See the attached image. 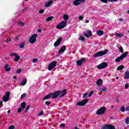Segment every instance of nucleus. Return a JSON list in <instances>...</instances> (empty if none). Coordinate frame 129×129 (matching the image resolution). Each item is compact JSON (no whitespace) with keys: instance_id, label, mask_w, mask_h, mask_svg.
Instances as JSON below:
<instances>
[{"instance_id":"13","label":"nucleus","mask_w":129,"mask_h":129,"mask_svg":"<svg viewBox=\"0 0 129 129\" xmlns=\"http://www.w3.org/2000/svg\"><path fill=\"white\" fill-rule=\"evenodd\" d=\"M61 42H62V37H59L58 40L54 42L53 44L54 47H58V46L61 44Z\"/></svg>"},{"instance_id":"7","label":"nucleus","mask_w":129,"mask_h":129,"mask_svg":"<svg viewBox=\"0 0 129 129\" xmlns=\"http://www.w3.org/2000/svg\"><path fill=\"white\" fill-rule=\"evenodd\" d=\"M57 66V61H52L49 64L48 70L50 71L52 69H53L54 67Z\"/></svg>"},{"instance_id":"3","label":"nucleus","mask_w":129,"mask_h":129,"mask_svg":"<svg viewBox=\"0 0 129 129\" xmlns=\"http://www.w3.org/2000/svg\"><path fill=\"white\" fill-rule=\"evenodd\" d=\"M106 111V108L105 107H102L96 111V114H97V115L104 114V112H105Z\"/></svg>"},{"instance_id":"16","label":"nucleus","mask_w":129,"mask_h":129,"mask_svg":"<svg viewBox=\"0 0 129 129\" xmlns=\"http://www.w3.org/2000/svg\"><path fill=\"white\" fill-rule=\"evenodd\" d=\"M10 67V65L9 64H5L4 66V68H5V71H6L7 72H10V71H11V67Z\"/></svg>"},{"instance_id":"63","label":"nucleus","mask_w":129,"mask_h":129,"mask_svg":"<svg viewBox=\"0 0 129 129\" xmlns=\"http://www.w3.org/2000/svg\"><path fill=\"white\" fill-rule=\"evenodd\" d=\"M11 112V110H9L8 111H7V113H10Z\"/></svg>"},{"instance_id":"21","label":"nucleus","mask_w":129,"mask_h":129,"mask_svg":"<svg viewBox=\"0 0 129 129\" xmlns=\"http://www.w3.org/2000/svg\"><path fill=\"white\" fill-rule=\"evenodd\" d=\"M124 79H129V72L126 71L125 73V75L123 77Z\"/></svg>"},{"instance_id":"35","label":"nucleus","mask_w":129,"mask_h":129,"mask_svg":"<svg viewBox=\"0 0 129 129\" xmlns=\"http://www.w3.org/2000/svg\"><path fill=\"white\" fill-rule=\"evenodd\" d=\"M106 90H107L106 88H104L100 89V91H102L103 92H105Z\"/></svg>"},{"instance_id":"26","label":"nucleus","mask_w":129,"mask_h":129,"mask_svg":"<svg viewBox=\"0 0 129 129\" xmlns=\"http://www.w3.org/2000/svg\"><path fill=\"white\" fill-rule=\"evenodd\" d=\"M26 102H23L21 105L20 106H21L22 109H25V107H26Z\"/></svg>"},{"instance_id":"28","label":"nucleus","mask_w":129,"mask_h":129,"mask_svg":"<svg viewBox=\"0 0 129 129\" xmlns=\"http://www.w3.org/2000/svg\"><path fill=\"white\" fill-rule=\"evenodd\" d=\"M25 45H26V43H25V42H23L20 44L19 48H20L21 49L24 48Z\"/></svg>"},{"instance_id":"18","label":"nucleus","mask_w":129,"mask_h":129,"mask_svg":"<svg viewBox=\"0 0 129 129\" xmlns=\"http://www.w3.org/2000/svg\"><path fill=\"white\" fill-rule=\"evenodd\" d=\"M65 50H66V46L63 45L58 50V54H61L62 52H65Z\"/></svg>"},{"instance_id":"19","label":"nucleus","mask_w":129,"mask_h":129,"mask_svg":"<svg viewBox=\"0 0 129 129\" xmlns=\"http://www.w3.org/2000/svg\"><path fill=\"white\" fill-rule=\"evenodd\" d=\"M52 93H49V94H48L47 95L45 96L43 98V100H47V99H50V98H51V97H52Z\"/></svg>"},{"instance_id":"11","label":"nucleus","mask_w":129,"mask_h":129,"mask_svg":"<svg viewBox=\"0 0 129 129\" xmlns=\"http://www.w3.org/2000/svg\"><path fill=\"white\" fill-rule=\"evenodd\" d=\"M102 129H115V127L113 125L106 124L102 127Z\"/></svg>"},{"instance_id":"17","label":"nucleus","mask_w":129,"mask_h":129,"mask_svg":"<svg viewBox=\"0 0 129 129\" xmlns=\"http://www.w3.org/2000/svg\"><path fill=\"white\" fill-rule=\"evenodd\" d=\"M66 94H67V89H65L62 91L61 94L59 96V98H62Z\"/></svg>"},{"instance_id":"56","label":"nucleus","mask_w":129,"mask_h":129,"mask_svg":"<svg viewBox=\"0 0 129 129\" xmlns=\"http://www.w3.org/2000/svg\"><path fill=\"white\" fill-rule=\"evenodd\" d=\"M3 101H0V108H1V106H3Z\"/></svg>"},{"instance_id":"51","label":"nucleus","mask_w":129,"mask_h":129,"mask_svg":"<svg viewBox=\"0 0 129 129\" xmlns=\"http://www.w3.org/2000/svg\"><path fill=\"white\" fill-rule=\"evenodd\" d=\"M20 37L19 35L16 36V37L15 38V41H18L19 40V37Z\"/></svg>"},{"instance_id":"1","label":"nucleus","mask_w":129,"mask_h":129,"mask_svg":"<svg viewBox=\"0 0 129 129\" xmlns=\"http://www.w3.org/2000/svg\"><path fill=\"white\" fill-rule=\"evenodd\" d=\"M108 49H105L104 51H98L97 53L94 54V57L96 58L97 57H100V56H104L106 54H107Z\"/></svg>"},{"instance_id":"52","label":"nucleus","mask_w":129,"mask_h":129,"mask_svg":"<svg viewBox=\"0 0 129 129\" xmlns=\"http://www.w3.org/2000/svg\"><path fill=\"white\" fill-rule=\"evenodd\" d=\"M8 42H11L12 41V39H11V38L7 37V39H6Z\"/></svg>"},{"instance_id":"4","label":"nucleus","mask_w":129,"mask_h":129,"mask_svg":"<svg viewBox=\"0 0 129 129\" xmlns=\"http://www.w3.org/2000/svg\"><path fill=\"white\" fill-rule=\"evenodd\" d=\"M37 37H38L37 34H34L30 37L29 38V42L30 44H34L36 42V41H37L36 38H37Z\"/></svg>"},{"instance_id":"12","label":"nucleus","mask_w":129,"mask_h":129,"mask_svg":"<svg viewBox=\"0 0 129 129\" xmlns=\"http://www.w3.org/2000/svg\"><path fill=\"white\" fill-rule=\"evenodd\" d=\"M86 61L84 58H82L81 59L78 60L76 62L78 66H82V64Z\"/></svg>"},{"instance_id":"60","label":"nucleus","mask_w":129,"mask_h":129,"mask_svg":"<svg viewBox=\"0 0 129 129\" xmlns=\"http://www.w3.org/2000/svg\"><path fill=\"white\" fill-rule=\"evenodd\" d=\"M85 22L86 23H89V20H85Z\"/></svg>"},{"instance_id":"9","label":"nucleus","mask_w":129,"mask_h":129,"mask_svg":"<svg viewBox=\"0 0 129 129\" xmlns=\"http://www.w3.org/2000/svg\"><path fill=\"white\" fill-rule=\"evenodd\" d=\"M52 93V99H55L56 98H57V97H58L59 96V95H60L61 94V91L60 90H57L55 92H54L53 93Z\"/></svg>"},{"instance_id":"25","label":"nucleus","mask_w":129,"mask_h":129,"mask_svg":"<svg viewBox=\"0 0 129 129\" xmlns=\"http://www.w3.org/2000/svg\"><path fill=\"white\" fill-rule=\"evenodd\" d=\"M123 68H124V66L121 65L117 68L116 70L117 71H119V70H122V69H123Z\"/></svg>"},{"instance_id":"30","label":"nucleus","mask_w":129,"mask_h":129,"mask_svg":"<svg viewBox=\"0 0 129 129\" xmlns=\"http://www.w3.org/2000/svg\"><path fill=\"white\" fill-rule=\"evenodd\" d=\"M63 20H65V21H68V20H69V16H68L67 14L64 15Z\"/></svg>"},{"instance_id":"22","label":"nucleus","mask_w":129,"mask_h":129,"mask_svg":"<svg viewBox=\"0 0 129 129\" xmlns=\"http://www.w3.org/2000/svg\"><path fill=\"white\" fill-rule=\"evenodd\" d=\"M96 34L98 36H102L104 32L101 30H99L96 32Z\"/></svg>"},{"instance_id":"54","label":"nucleus","mask_w":129,"mask_h":129,"mask_svg":"<svg viewBox=\"0 0 129 129\" xmlns=\"http://www.w3.org/2000/svg\"><path fill=\"white\" fill-rule=\"evenodd\" d=\"M128 87H129L128 85H127V84L125 85V88H126V89H127V88H128Z\"/></svg>"},{"instance_id":"33","label":"nucleus","mask_w":129,"mask_h":129,"mask_svg":"<svg viewBox=\"0 0 129 129\" xmlns=\"http://www.w3.org/2000/svg\"><path fill=\"white\" fill-rule=\"evenodd\" d=\"M19 60H20V56L16 55L14 59L15 62H18V61H19Z\"/></svg>"},{"instance_id":"38","label":"nucleus","mask_w":129,"mask_h":129,"mask_svg":"<svg viewBox=\"0 0 129 129\" xmlns=\"http://www.w3.org/2000/svg\"><path fill=\"white\" fill-rule=\"evenodd\" d=\"M125 122L126 123V124H129V117L126 118Z\"/></svg>"},{"instance_id":"62","label":"nucleus","mask_w":129,"mask_h":129,"mask_svg":"<svg viewBox=\"0 0 129 129\" xmlns=\"http://www.w3.org/2000/svg\"><path fill=\"white\" fill-rule=\"evenodd\" d=\"M13 78H14V79L16 80V79H17L18 78L17 77V76H14V77H13Z\"/></svg>"},{"instance_id":"45","label":"nucleus","mask_w":129,"mask_h":129,"mask_svg":"<svg viewBox=\"0 0 129 129\" xmlns=\"http://www.w3.org/2000/svg\"><path fill=\"white\" fill-rule=\"evenodd\" d=\"M22 110H23V109H22L21 107H19L17 110V112H18L19 113H20V112H21L22 111Z\"/></svg>"},{"instance_id":"31","label":"nucleus","mask_w":129,"mask_h":129,"mask_svg":"<svg viewBox=\"0 0 129 129\" xmlns=\"http://www.w3.org/2000/svg\"><path fill=\"white\" fill-rule=\"evenodd\" d=\"M121 60H122V58L120 56L119 57H118L115 59V62H116L117 63V62L121 61Z\"/></svg>"},{"instance_id":"34","label":"nucleus","mask_w":129,"mask_h":129,"mask_svg":"<svg viewBox=\"0 0 129 129\" xmlns=\"http://www.w3.org/2000/svg\"><path fill=\"white\" fill-rule=\"evenodd\" d=\"M26 96H27V94L26 93H23L21 96V99H24V98Z\"/></svg>"},{"instance_id":"55","label":"nucleus","mask_w":129,"mask_h":129,"mask_svg":"<svg viewBox=\"0 0 129 129\" xmlns=\"http://www.w3.org/2000/svg\"><path fill=\"white\" fill-rule=\"evenodd\" d=\"M30 105L27 106V108H26V111L29 110V109H30Z\"/></svg>"},{"instance_id":"57","label":"nucleus","mask_w":129,"mask_h":129,"mask_svg":"<svg viewBox=\"0 0 129 129\" xmlns=\"http://www.w3.org/2000/svg\"><path fill=\"white\" fill-rule=\"evenodd\" d=\"M65 127V124H61V125H60V127Z\"/></svg>"},{"instance_id":"46","label":"nucleus","mask_w":129,"mask_h":129,"mask_svg":"<svg viewBox=\"0 0 129 129\" xmlns=\"http://www.w3.org/2000/svg\"><path fill=\"white\" fill-rule=\"evenodd\" d=\"M45 103L46 105H50V104H51V102L48 101L45 102Z\"/></svg>"},{"instance_id":"49","label":"nucleus","mask_w":129,"mask_h":129,"mask_svg":"<svg viewBox=\"0 0 129 129\" xmlns=\"http://www.w3.org/2000/svg\"><path fill=\"white\" fill-rule=\"evenodd\" d=\"M38 61V58H33V63H36Z\"/></svg>"},{"instance_id":"36","label":"nucleus","mask_w":129,"mask_h":129,"mask_svg":"<svg viewBox=\"0 0 129 129\" xmlns=\"http://www.w3.org/2000/svg\"><path fill=\"white\" fill-rule=\"evenodd\" d=\"M119 50L120 52H121V53H123V48H122V46H120L119 48Z\"/></svg>"},{"instance_id":"10","label":"nucleus","mask_w":129,"mask_h":129,"mask_svg":"<svg viewBox=\"0 0 129 129\" xmlns=\"http://www.w3.org/2000/svg\"><path fill=\"white\" fill-rule=\"evenodd\" d=\"M85 3V0H75L74 1L73 4L74 6H78L81 4H84Z\"/></svg>"},{"instance_id":"50","label":"nucleus","mask_w":129,"mask_h":129,"mask_svg":"<svg viewBox=\"0 0 129 129\" xmlns=\"http://www.w3.org/2000/svg\"><path fill=\"white\" fill-rule=\"evenodd\" d=\"M43 114H44V111H41L39 113L38 115H43Z\"/></svg>"},{"instance_id":"43","label":"nucleus","mask_w":129,"mask_h":129,"mask_svg":"<svg viewBox=\"0 0 129 129\" xmlns=\"http://www.w3.org/2000/svg\"><path fill=\"white\" fill-rule=\"evenodd\" d=\"M88 95V92L85 93L83 96V98H86V97Z\"/></svg>"},{"instance_id":"2","label":"nucleus","mask_w":129,"mask_h":129,"mask_svg":"<svg viewBox=\"0 0 129 129\" xmlns=\"http://www.w3.org/2000/svg\"><path fill=\"white\" fill-rule=\"evenodd\" d=\"M66 26H67V22L62 21L59 24L56 25V29H58L59 30H62V29L65 28Z\"/></svg>"},{"instance_id":"47","label":"nucleus","mask_w":129,"mask_h":129,"mask_svg":"<svg viewBox=\"0 0 129 129\" xmlns=\"http://www.w3.org/2000/svg\"><path fill=\"white\" fill-rule=\"evenodd\" d=\"M15 128V125H11L9 126V129H14Z\"/></svg>"},{"instance_id":"40","label":"nucleus","mask_w":129,"mask_h":129,"mask_svg":"<svg viewBox=\"0 0 129 129\" xmlns=\"http://www.w3.org/2000/svg\"><path fill=\"white\" fill-rule=\"evenodd\" d=\"M10 57H14L15 56H17V53H11L10 55Z\"/></svg>"},{"instance_id":"53","label":"nucleus","mask_w":129,"mask_h":129,"mask_svg":"<svg viewBox=\"0 0 129 129\" xmlns=\"http://www.w3.org/2000/svg\"><path fill=\"white\" fill-rule=\"evenodd\" d=\"M79 20H80V21H82V20H83V17L82 16H81L79 17Z\"/></svg>"},{"instance_id":"61","label":"nucleus","mask_w":129,"mask_h":129,"mask_svg":"<svg viewBox=\"0 0 129 129\" xmlns=\"http://www.w3.org/2000/svg\"><path fill=\"white\" fill-rule=\"evenodd\" d=\"M122 21H123V19H122V18H120V19L119 20V22H122Z\"/></svg>"},{"instance_id":"42","label":"nucleus","mask_w":129,"mask_h":129,"mask_svg":"<svg viewBox=\"0 0 129 129\" xmlns=\"http://www.w3.org/2000/svg\"><path fill=\"white\" fill-rule=\"evenodd\" d=\"M93 92H94L93 91H91L89 93V95H88V97H91V96H92V94H93Z\"/></svg>"},{"instance_id":"32","label":"nucleus","mask_w":129,"mask_h":129,"mask_svg":"<svg viewBox=\"0 0 129 129\" xmlns=\"http://www.w3.org/2000/svg\"><path fill=\"white\" fill-rule=\"evenodd\" d=\"M53 18L54 17L52 16H50V17H48L47 18H46V22H50V21H52V20H53Z\"/></svg>"},{"instance_id":"44","label":"nucleus","mask_w":129,"mask_h":129,"mask_svg":"<svg viewBox=\"0 0 129 129\" xmlns=\"http://www.w3.org/2000/svg\"><path fill=\"white\" fill-rule=\"evenodd\" d=\"M18 25H21V26H22L23 27H24V22H22V21H19L18 23Z\"/></svg>"},{"instance_id":"15","label":"nucleus","mask_w":129,"mask_h":129,"mask_svg":"<svg viewBox=\"0 0 129 129\" xmlns=\"http://www.w3.org/2000/svg\"><path fill=\"white\" fill-rule=\"evenodd\" d=\"M118 0H100V2L103 3V4H107V3H114V2H117Z\"/></svg>"},{"instance_id":"14","label":"nucleus","mask_w":129,"mask_h":129,"mask_svg":"<svg viewBox=\"0 0 129 129\" xmlns=\"http://www.w3.org/2000/svg\"><path fill=\"white\" fill-rule=\"evenodd\" d=\"M84 35L87 38H90V37L92 36V32H91V31L90 30H88L87 32V33L85 32H84Z\"/></svg>"},{"instance_id":"64","label":"nucleus","mask_w":129,"mask_h":129,"mask_svg":"<svg viewBox=\"0 0 129 129\" xmlns=\"http://www.w3.org/2000/svg\"><path fill=\"white\" fill-rule=\"evenodd\" d=\"M75 129H79V128H78V127L76 126V127H75Z\"/></svg>"},{"instance_id":"48","label":"nucleus","mask_w":129,"mask_h":129,"mask_svg":"<svg viewBox=\"0 0 129 129\" xmlns=\"http://www.w3.org/2000/svg\"><path fill=\"white\" fill-rule=\"evenodd\" d=\"M45 12V10H40L39 11V14H43Z\"/></svg>"},{"instance_id":"20","label":"nucleus","mask_w":129,"mask_h":129,"mask_svg":"<svg viewBox=\"0 0 129 129\" xmlns=\"http://www.w3.org/2000/svg\"><path fill=\"white\" fill-rule=\"evenodd\" d=\"M52 4H53V1L51 0L50 1L45 3V7H46V8H48V7H50V6H51Z\"/></svg>"},{"instance_id":"37","label":"nucleus","mask_w":129,"mask_h":129,"mask_svg":"<svg viewBox=\"0 0 129 129\" xmlns=\"http://www.w3.org/2000/svg\"><path fill=\"white\" fill-rule=\"evenodd\" d=\"M120 110L122 112H124V111H125V108H124V106H122L121 107Z\"/></svg>"},{"instance_id":"59","label":"nucleus","mask_w":129,"mask_h":129,"mask_svg":"<svg viewBox=\"0 0 129 129\" xmlns=\"http://www.w3.org/2000/svg\"><path fill=\"white\" fill-rule=\"evenodd\" d=\"M41 32H42V29H38V33H41Z\"/></svg>"},{"instance_id":"23","label":"nucleus","mask_w":129,"mask_h":129,"mask_svg":"<svg viewBox=\"0 0 129 129\" xmlns=\"http://www.w3.org/2000/svg\"><path fill=\"white\" fill-rule=\"evenodd\" d=\"M102 83V80L99 79L97 81V86H98V87L101 86Z\"/></svg>"},{"instance_id":"58","label":"nucleus","mask_w":129,"mask_h":129,"mask_svg":"<svg viewBox=\"0 0 129 129\" xmlns=\"http://www.w3.org/2000/svg\"><path fill=\"white\" fill-rule=\"evenodd\" d=\"M126 111H129V106L126 108Z\"/></svg>"},{"instance_id":"24","label":"nucleus","mask_w":129,"mask_h":129,"mask_svg":"<svg viewBox=\"0 0 129 129\" xmlns=\"http://www.w3.org/2000/svg\"><path fill=\"white\" fill-rule=\"evenodd\" d=\"M128 54V52L126 51L124 53H123L122 54H121L120 55L122 59H123V58H125V57H126V56H127V54Z\"/></svg>"},{"instance_id":"6","label":"nucleus","mask_w":129,"mask_h":129,"mask_svg":"<svg viewBox=\"0 0 129 129\" xmlns=\"http://www.w3.org/2000/svg\"><path fill=\"white\" fill-rule=\"evenodd\" d=\"M107 66H108V64H107V62H103L102 63H101L100 64H98L97 66V68L98 69H104L105 68H106V67H107Z\"/></svg>"},{"instance_id":"8","label":"nucleus","mask_w":129,"mask_h":129,"mask_svg":"<svg viewBox=\"0 0 129 129\" xmlns=\"http://www.w3.org/2000/svg\"><path fill=\"white\" fill-rule=\"evenodd\" d=\"M10 95H11V92H10V91L7 92L6 95H5L3 98V100L4 102L9 101V99H10Z\"/></svg>"},{"instance_id":"27","label":"nucleus","mask_w":129,"mask_h":129,"mask_svg":"<svg viewBox=\"0 0 129 129\" xmlns=\"http://www.w3.org/2000/svg\"><path fill=\"white\" fill-rule=\"evenodd\" d=\"M21 84L23 86L26 85V84H27V79H23V80L22 81V82L21 83Z\"/></svg>"},{"instance_id":"5","label":"nucleus","mask_w":129,"mask_h":129,"mask_svg":"<svg viewBox=\"0 0 129 129\" xmlns=\"http://www.w3.org/2000/svg\"><path fill=\"white\" fill-rule=\"evenodd\" d=\"M88 101H89V100L88 99H85L82 101L78 102V103H77V105L79 106H84V105H85V104H86V103H87Z\"/></svg>"},{"instance_id":"39","label":"nucleus","mask_w":129,"mask_h":129,"mask_svg":"<svg viewBox=\"0 0 129 129\" xmlns=\"http://www.w3.org/2000/svg\"><path fill=\"white\" fill-rule=\"evenodd\" d=\"M81 38V41H82L83 42H85V38L82 36H80Z\"/></svg>"},{"instance_id":"41","label":"nucleus","mask_w":129,"mask_h":129,"mask_svg":"<svg viewBox=\"0 0 129 129\" xmlns=\"http://www.w3.org/2000/svg\"><path fill=\"white\" fill-rule=\"evenodd\" d=\"M22 72V69H18L17 71H16V73L17 74H20V73H21Z\"/></svg>"},{"instance_id":"29","label":"nucleus","mask_w":129,"mask_h":129,"mask_svg":"<svg viewBox=\"0 0 129 129\" xmlns=\"http://www.w3.org/2000/svg\"><path fill=\"white\" fill-rule=\"evenodd\" d=\"M115 35L116 36V37H117L118 38H121V37H123V34H121V33H115Z\"/></svg>"}]
</instances>
